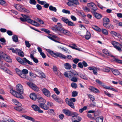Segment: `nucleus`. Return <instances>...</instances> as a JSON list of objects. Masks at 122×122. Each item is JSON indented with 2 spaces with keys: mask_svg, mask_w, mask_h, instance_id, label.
<instances>
[{
  "mask_svg": "<svg viewBox=\"0 0 122 122\" xmlns=\"http://www.w3.org/2000/svg\"><path fill=\"white\" fill-rule=\"evenodd\" d=\"M46 50L52 56L54 57L56 56L59 57L62 59H66V57L63 54L60 53H54L52 51L49 49H46Z\"/></svg>",
  "mask_w": 122,
  "mask_h": 122,
  "instance_id": "obj_1",
  "label": "nucleus"
},
{
  "mask_svg": "<svg viewBox=\"0 0 122 122\" xmlns=\"http://www.w3.org/2000/svg\"><path fill=\"white\" fill-rule=\"evenodd\" d=\"M16 60L20 63L23 65H25L26 63L31 65H33V63L30 61L25 58L24 57L22 59L20 57H17Z\"/></svg>",
  "mask_w": 122,
  "mask_h": 122,
  "instance_id": "obj_2",
  "label": "nucleus"
},
{
  "mask_svg": "<svg viewBox=\"0 0 122 122\" xmlns=\"http://www.w3.org/2000/svg\"><path fill=\"white\" fill-rule=\"evenodd\" d=\"M63 112L66 115L68 116H72L74 115L73 117H75L78 115L76 113L70 111L68 109H63Z\"/></svg>",
  "mask_w": 122,
  "mask_h": 122,
  "instance_id": "obj_3",
  "label": "nucleus"
},
{
  "mask_svg": "<svg viewBox=\"0 0 122 122\" xmlns=\"http://www.w3.org/2000/svg\"><path fill=\"white\" fill-rule=\"evenodd\" d=\"M10 92L15 97L18 98H19L21 99L23 98V96L22 95V94L19 93L16 91L13 90H11L10 91Z\"/></svg>",
  "mask_w": 122,
  "mask_h": 122,
  "instance_id": "obj_4",
  "label": "nucleus"
},
{
  "mask_svg": "<svg viewBox=\"0 0 122 122\" xmlns=\"http://www.w3.org/2000/svg\"><path fill=\"white\" fill-rule=\"evenodd\" d=\"M51 29L54 31L57 34L56 35H60L59 31L61 32L62 27L57 25H55L52 27Z\"/></svg>",
  "mask_w": 122,
  "mask_h": 122,
  "instance_id": "obj_5",
  "label": "nucleus"
},
{
  "mask_svg": "<svg viewBox=\"0 0 122 122\" xmlns=\"http://www.w3.org/2000/svg\"><path fill=\"white\" fill-rule=\"evenodd\" d=\"M69 2L67 4L69 6H71L75 5H79V3L78 2V0H67Z\"/></svg>",
  "mask_w": 122,
  "mask_h": 122,
  "instance_id": "obj_6",
  "label": "nucleus"
},
{
  "mask_svg": "<svg viewBox=\"0 0 122 122\" xmlns=\"http://www.w3.org/2000/svg\"><path fill=\"white\" fill-rule=\"evenodd\" d=\"M87 5L88 7L92 10L91 11L92 13L93 11H96V10L97 9L96 5L93 3H88L87 4Z\"/></svg>",
  "mask_w": 122,
  "mask_h": 122,
  "instance_id": "obj_7",
  "label": "nucleus"
},
{
  "mask_svg": "<svg viewBox=\"0 0 122 122\" xmlns=\"http://www.w3.org/2000/svg\"><path fill=\"white\" fill-rule=\"evenodd\" d=\"M27 85L34 90L35 91L38 92L39 90V88L36 85L32 83L28 82Z\"/></svg>",
  "mask_w": 122,
  "mask_h": 122,
  "instance_id": "obj_8",
  "label": "nucleus"
},
{
  "mask_svg": "<svg viewBox=\"0 0 122 122\" xmlns=\"http://www.w3.org/2000/svg\"><path fill=\"white\" fill-rule=\"evenodd\" d=\"M16 90L19 93L21 94L23 93V88L22 85L20 84H18L16 86Z\"/></svg>",
  "mask_w": 122,
  "mask_h": 122,
  "instance_id": "obj_9",
  "label": "nucleus"
},
{
  "mask_svg": "<svg viewBox=\"0 0 122 122\" xmlns=\"http://www.w3.org/2000/svg\"><path fill=\"white\" fill-rule=\"evenodd\" d=\"M32 108L35 111H38L39 113H42L43 112V111L40 110V108L37 105L33 104L32 105Z\"/></svg>",
  "mask_w": 122,
  "mask_h": 122,
  "instance_id": "obj_10",
  "label": "nucleus"
},
{
  "mask_svg": "<svg viewBox=\"0 0 122 122\" xmlns=\"http://www.w3.org/2000/svg\"><path fill=\"white\" fill-rule=\"evenodd\" d=\"M41 91L44 94L46 97H49L51 96V93L46 88H44L42 89Z\"/></svg>",
  "mask_w": 122,
  "mask_h": 122,
  "instance_id": "obj_11",
  "label": "nucleus"
},
{
  "mask_svg": "<svg viewBox=\"0 0 122 122\" xmlns=\"http://www.w3.org/2000/svg\"><path fill=\"white\" fill-rule=\"evenodd\" d=\"M14 6L17 10L20 11H22L24 7L22 5L18 4H15Z\"/></svg>",
  "mask_w": 122,
  "mask_h": 122,
  "instance_id": "obj_12",
  "label": "nucleus"
},
{
  "mask_svg": "<svg viewBox=\"0 0 122 122\" xmlns=\"http://www.w3.org/2000/svg\"><path fill=\"white\" fill-rule=\"evenodd\" d=\"M97 68L93 66L90 67H88V69L89 70H93L94 74L96 75H97Z\"/></svg>",
  "mask_w": 122,
  "mask_h": 122,
  "instance_id": "obj_13",
  "label": "nucleus"
},
{
  "mask_svg": "<svg viewBox=\"0 0 122 122\" xmlns=\"http://www.w3.org/2000/svg\"><path fill=\"white\" fill-rule=\"evenodd\" d=\"M110 20L109 18L106 17L104 18L103 20V25L104 26H105L107 24L109 23Z\"/></svg>",
  "mask_w": 122,
  "mask_h": 122,
  "instance_id": "obj_14",
  "label": "nucleus"
},
{
  "mask_svg": "<svg viewBox=\"0 0 122 122\" xmlns=\"http://www.w3.org/2000/svg\"><path fill=\"white\" fill-rule=\"evenodd\" d=\"M92 13L95 17L97 18L100 19L102 17V15L97 12L96 11H94Z\"/></svg>",
  "mask_w": 122,
  "mask_h": 122,
  "instance_id": "obj_15",
  "label": "nucleus"
},
{
  "mask_svg": "<svg viewBox=\"0 0 122 122\" xmlns=\"http://www.w3.org/2000/svg\"><path fill=\"white\" fill-rule=\"evenodd\" d=\"M68 99V98H66V103L71 108H74L75 106L73 103L72 102L70 101L69 100H67Z\"/></svg>",
  "mask_w": 122,
  "mask_h": 122,
  "instance_id": "obj_16",
  "label": "nucleus"
},
{
  "mask_svg": "<svg viewBox=\"0 0 122 122\" xmlns=\"http://www.w3.org/2000/svg\"><path fill=\"white\" fill-rule=\"evenodd\" d=\"M89 89L91 92H92L94 93L99 92V91L97 89L92 86L90 87Z\"/></svg>",
  "mask_w": 122,
  "mask_h": 122,
  "instance_id": "obj_17",
  "label": "nucleus"
},
{
  "mask_svg": "<svg viewBox=\"0 0 122 122\" xmlns=\"http://www.w3.org/2000/svg\"><path fill=\"white\" fill-rule=\"evenodd\" d=\"M61 32L62 33L65 35L67 36H70L71 35V33L69 31L65 30L62 28Z\"/></svg>",
  "mask_w": 122,
  "mask_h": 122,
  "instance_id": "obj_18",
  "label": "nucleus"
},
{
  "mask_svg": "<svg viewBox=\"0 0 122 122\" xmlns=\"http://www.w3.org/2000/svg\"><path fill=\"white\" fill-rule=\"evenodd\" d=\"M115 75H117L120 74L119 71L117 70L114 69L113 68L110 67L108 68Z\"/></svg>",
  "mask_w": 122,
  "mask_h": 122,
  "instance_id": "obj_19",
  "label": "nucleus"
},
{
  "mask_svg": "<svg viewBox=\"0 0 122 122\" xmlns=\"http://www.w3.org/2000/svg\"><path fill=\"white\" fill-rule=\"evenodd\" d=\"M45 103H43L41 104H39V106L44 110H47L49 109V107L47 106L45 104Z\"/></svg>",
  "mask_w": 122,
  "mask_h": 122,
  "instance_id": "obj_20",
  "label": "nucleus"
},
{
  "mask_svg": "<svg viewBox=\"0 0 122 122\" xmlns=\"http://www.w3.org/2000/svg\"><path fill=\"white\" fill-rule=\"evenodd\" d=\"M102 51L103 53H104L107 55L111 57L113 56L112 55L110 51H108L107 50H102Z\"/></svg>",
  "mask_w": 122,
  "mask_h": 122,
  "instance_id": "obj_21",
  "label": "nucleus"
},
{
  "mask_svg": "<svg viewBox=\"0 0 122 122\" xmlns=\"http://www.w3.org/2000/svg\"><path fill=\"white\" fill-rule=\"evenodd\" d=\"M16 53H17L19 56L21 57H23L24 56V54L22 51L18 49L17 50H16Z\"/></svg>",
  "mask_w": 122,
  "mask_h": 122,
  "instance_id": "obj_22",
  "label": "nucleus"
},
{
  "mask_svg": "<svg viewBox=\"0 0 122 122\" xmlns=\"http://www.w3.org/2000/svg\"><path fill=\"white\" fill-rule=\"evenodd\" d=\"M64 66L66 69L69 70L71 68V66L69 63H66L64 64Z\"/></svg>",
  "mask_w": 122,
  "mask_h": 122,
  "instance_id": "obj_23",
  "label": "nucleus"
},
{
  "mask_svg": "<svg viewBox=\"0 0 122 122\" xmlns=\"http://www.w3.org/2000/svg\"><path fill=\"white\" fill-rule=\"evenodd\" d=\"M104 27L107 28L109 29L110 30H112L114 28V27L113 25L109 23Z\"/></svg>",
  "mask_w": 122,
  "mask_h": 122,
  "instance_id": "obj_24",
  "label": "nucleus"
},
{
  "mask_svg": "<svg viewBox=\"0 0 122 122\" xmlns=\"http://www.w3.org/2000/svg\"><path fill=\"white\" fill-rule=\"evenodd\" d=\"M30 57L32 60L34 62L36 63H37L38 62V61L37 59L34 57L33 55L31 54L30 55Z\"/></svg>",
  "mask_w": 122,
  "mask_h": 122,
  "instance_id": "obj_25",
  "label": "nucleus"
},
{
  "mask_svg": "<svg viewBox=\"0 0 122 122\" xmlns=\"http://www.w3.org/2000/svg\"><path fill=\"white\" fill-rule=\"evenodd\" d=\"M30 97L31 99L33 100H36L37 97L36 94L34 93H32L30 95Z\"/></svg>",
  "mask_w": 122,
  "mask_h": 122,
  "instance_id": "obj_26",
  "label": "nucleus"
},
{
  "mask_svg": "<svg viewBox=\"0 0 122 122\" xmlns=\"http://www.w3.org/2000/svg\"><path fill=\"white\" fill-rule=\"evenodd\" d=\"M38 101L40 104L45 103L46 102V100L42 97L39 98L38 100Z\"/></svg>",
  "mask_w": 122,
  "mask_h": 122,
  "instance_id": "obj_27",
  "label": "nucleus"
},
{
  "mask_svg": "<svg viewBox=\"0 0 122 122\" xmlns=\"http://www.w3.org/2000/svg\"><path fill=\"white\" fill-rule=\"evenodd\" d=\"M85 36L86 39L87 40H88L91 37V35L90 33L87 30L86 35Z\"/></svg>",
  "mask_w": 122,
  "mask_h": 122,
  "instance_id": "obj_28",
  "label": "nucleus"
},
{
  "mask_svg": "<svg viewBox=\"0 0 122 122\" xmlns=\"http://www.w3.org/2000/svg\"><path fill=\"white\" fill-rule=\"evenodd\" d=\"M96 81L99 85L102 86L104 87L105 88L106 86L102 82L100 81L99 80L97 79L96 80Z\"/></svg>",
  "mask_w": 122,
  "mask_h": 122,
  "instance_id": "obj_29",
  "label": "nucleus"
},
{
  "mask_svg": "<svg viewBox=\"0 0 122 122\" xmlns=\"http://www.w3.org/2000/svg\"><path fill=\"white\" fill-rule=\"evenodd\" d=\"M12 101L14 103L15 105H19L20 106H21L22 104L20 103L18 101L15 99H13L12 100Z\"/></svg>",
  "mask_w": 122,
  "mask_h": 122,
  "instance_id": "obj_30",
  "label": "nucleus"
},
{
  "mask_svg": "<svg viewBox=\"0 0 122 122\" xmlns=\"http://www.w3.org/2000/svg\"><path fill=\"white\" fill-rule=\"evenodd\" d=\"M103 117L102 116L97 117L96 119V120L97 122H103Z\"/></svg>",
  "mask_w": 122,
  "mask_h": 122,
  "instance_id": "obj_31",
  "label": "nucleus"
},
{
  "mask_svg": "<svg viewBox=\"0 0 122 122\" xmlns=\"http://www.w3.org/2000/svg\"><path fill=\"white\" fill-rule=\"evenodd\" d=\"M68 46L69 47H70L71 48L73 49H75L76 50H78L79 51H81V49L80 48H76L75 47H76V45L75 44H73V46H71V45H69Z\"/></svg>",
  "mask_w": 122,
  "mask_h": 122,
  "instance_id": "obj_32",
  "label": "nucleus"
},
{
  "mask_svg": "<svg viewBox=\"0 0 122 122\" xmlns=\"http://www.w3.org/2000/svg\"><path fill=\"white\" fill-rule=\"evenodd\" d=\"M3 59L8 62H10L11 61V60L10 57L6 55L5 56V58H3Z\"/></svg>",
  "mask_w": 122,
  "mask_h": 122,
  "instance_id": "obj_33",
  "label": "nucleus"
},
{
  "mask_svg": "<svg viewBox=\"0 0 122 122\" xmlns=\"http://www.w3.org/2000/svg\"><path fill=\"white\" fill-rule=\"evenodd\" d=\"M49 9L50 10L54 11L55 12H56L57 11V9L56 7H53L51 5L49 6Z\"/></svg>",
  "mask_w": 122,
  "mask_h": 122,
  "instance_id": "obj_34",
  "label": "nucleus"
},
{
  "mask_svg": "<svg viewBox=\"0 0 122 122\" xmlns=\"http://www.w3.org/2000/svg\"><path fill=\"white\" fill-rule=\"evenodd\" d=\"M78 76L83 79L85 80H87L88 79L87 76L84 74H78Z\"/></svg>",
  "mask_w": 122,
  "mask_h": 122,
  "instance_id": "obj_35",
  "label": "nucleus"
},
{
  "mask_svg": "<svg viewBox=\"0 0 122 122\" xmlns=\"http://www.w3.org/2000/svg\"><path fill=\"white\" fill-rule=\"evenodd\" d=\"M12 38L13 41L15 42H16L18 41V37L16 35H14L13 36H12Z\"/></svg>",
  "mask_w": 122,
  "mask_h": 122,
  "instance_id": "obj_36",
  "label": "nucleus"
},
{
  "mask_svg": "<svg viewBox=\"0 0 122 122\" xmlns=\"http://www.w3.org/2000/svg\"><path fill=\"white\" fill-rule=\"evenodd\" d=\"M113 61L122 64V60H119L115 57H114L113 59Z\"/></svg>",
  "mask_w": 122,
  "mask_h": 122,
  "instance_id": "obj_37",
  "label": "nucleus"
},
{
  "mask_svg": "<svg viewBox=\"0 0 122 122\" xmlns=\"http://www.w3.org/2000/svg\"><path fill=\"white\" fill-rule=\"evenodd\" d=\"M21 106H20L19 105H18L17 106H16L14 107V109L16 110L20 111L22 110V108L21 107Z\"/></svg>",
  "mask_w": 122,
  "mask_h": 122,
  "instance_id": "obj_38",
  "label": "nucleus"
},
{
  "mask_svg": "<svg viewBox=\"0 0 122 122\" xmlns=\"http://www.w3.org/2000/svg\"><path fill=\"white\" fill-rule=\"evenodd\" d=\"M92 27L93 29L98 31H100L101 30L97 26L93 25Z\"/></svg>",
  "mask_w": 122,
  "mask_h": 122,
  "instance_id": "obj_39",
  "label": "nucleus"
},
{
  "mask_svg": "<svg viewBox=\"0 0 122 122\" xmlns=\"http://www.w3.org/2000/svg\"><path fill=\"white\" fill-rule=\"evenodd\" d=\"M61 19L63 21L67 24L69 21L68 19L65 18L64 17H62Z\"/></svg>",
  "mask_w": 122,
  "mask_h": 122,
  "instance_id": "obj_40",
  "label": "nucleus"
},
{
  "mask_svg": "<svg viewBox=\"0 0 122 122\" xmlns=\"http://www.w3.org/2000/svg\"><path fill=\"white\" fill-rule=\"evenodd\" d=\"M52 97L56 101L58 102L59 100V98H58L57 96L55 94L52 95Z\"/></svg>",
  "mask_w": 122,
  "mask_h": 122,
  "instance_id": "obj_41",
  "label": "nucleus"
},
{
  "mask_svg": "<svg viewBox=\"0 0 122 122\" xmlns=\"http://www.w3.org/2000/svg\"><path fill=\"white\" fill-rule=\"evenodd\" d=\"M111 43L113 45L115 48L117 46H118V42L114 41H112Z\"/></svg>",
  "mask_w": 122,
  "mask_h": 122,
  "instance_id": "obj_42",
  "label": "nucleus"
},
{
  "mask_svg": "<svg viewBox=\"0 0 122 122\" xmlns=\"http://www.w3.org/2000/svg\"><path fill=\"white\" fill-rule=\"evenodd\" d=\"M6 54L3 53L2 51H0V58H3Z\"/></svg>",
  "mask_w": 122,
  "mask_h": 122,
  "instance_id": "obj_43",
  "label": "nucleus"
},
{
  "mask_svg": "<svg viewBox=\"0 0 122 122\" xmlns=\"http://www.w3.org/2000/svg\"><path fill=\"white\" fill-rule=\"evenodd\" d=\"M47 37L53 41L54 40V38H55L56 37L53 35L49 34V36Z\"/></svg>",
  "mask_w": 122,
  "mask_h": 122,
  "instance_id": "obj_44",
  "label": "nucleus"
},
{
  "mask_svg": "<svg viewBox=\"0 0 122 122\" xmlns=\"http://www.w3.org/2000/svg\"><path fill=\"white\" fill-rule=\"evenodd\" d=\"M41 30L42 31H43L47 34H49L50 33V31L44 28H42L41 29Z\"/></svg>",
  "mask_w": 122,
  "mask_h": 122,
  "instance_id": "obj_45",
  "label": "nucleus"
},
{
  "mask_svg": "<svg viewBox=\"0 0 122 122\" xmlns=\"http://www.w3.org/2000/svg\"><path fill=\"white\" fill-rule=\"evenodd\" d=\"M28 73V70L25 69H23L22 70V71H21V73H23L26 75Z\"/></svg>",
  "mask_w": 122,
  "mask_h": 122,
  "instance_id": "obj_46",
  "label": "nucleus"
},
{
  "mask_svg": "<svg viewBox=\"0 0 122 122\" xmlns=\"http://www.w3.org/2000/svg\"><path fill=\"white\" fill-rule=\"evenodd\" d=\"M29 3L31 4L35 5L36 4V2L35 0H29Z\"/></svg>",
  "mask_w": 122,
  "mask_h": 122,
  "instance_id": "obj_47",
  "label": "nucleus"
},
{
  "mask_svg": "<svg viewBox=\"0 0 122 122\" xmlns=\"http://www.w3.org/2000/svg\"><path fill=\"white\" fill-rule=\"evenodd\" d=\"M19 75L20 77L23 78H26L27 77V76L23 73H20Z\"/></svg>",
  "mask_w": 122,
  "mask_h": 122,
  "instance_id": "obj_48",
  "label": "nucleus"
},
{
  "mask_svg": "<svg viewBox=\"0 0 122 122\" xmlns=\"http://www.w3.org/2000/svg\"><path fill=\"white\" fill-rule=\"evenodd\" d=\"M78 92L76 91H74L72 92V97H75L77 95Z\"/></svg>",
  "mask_w": 122,
  "mask_h": 122,
  "instance_id": "obj_49",
  "label": "nucleus"
},
{
  "mask_svg": "<svg viewBox=\"0 0 122 122\" xmlns=\"http://www.w3.org/2000/svg\"><path fill=\"white\" fill-rule=\"evenodd\" d=\"M29 75L31 77L33 78H35L37 76L34 73H32L31 72H30L29 73Z\"/></svg>",
  "mask_w": 122,
  "mask_h": 122,
  "instance_id": "obj_50",
  "label": "nucleus"
},
{
  "mask_svg": "<svg viewBox=\"0 0 122 122\" xmlns=\"http://www.w3.org/2000/svg\"><path fill=\"white\" fill-rule=\"evenodd\" d=\"M102 32L105 35H107L108 34V32L106 29H102Z\"/></svg>",
  "mask_w": 122,
  "mask_h": 122,
  "instance_id": "obj_51",
  "label": "nucleus"
},
{
  "mask_svg": "<svg viewBox=\"0 0 122 122\" xmlns=\"http://www.w3.org/2000/svg\"><path fill=\"white\" fill-rule=\"evenodd\" d=\"M36 20L37 21L39 22H40V24H44V22L42 20H41L38 18H36Z\"/></svg>",
  "mask_w": 122,
  "mask_h": 122,
  "instance_id": "obj_52",
  "label": "nucleus"
},
{
  "mask_svg": "<svg viewBox=\"0 0 122 122\" xmlns=\"http://www.w3.org/2000/svg\"><path fill=\"white\" fill-rule=\"evenodd\" d=\"M53 90L58 95L59 94L60 92L57 88H54Z\"/></svg>",
  "mask_w": 122,
  "mask_h": 122,
  "instance_id": "obj_53",
  "label": "nucleus"
},
{
  "mask_svg": "<svg viewBox=\"0 0 122 122\" xmlns=\"http://www.w3.org/2000/svg\"><path fill=\"white\" fill-rule=\"evenodd\" d=\"M87 109L86 106H84L83 108L79 109V112L80 113H82L84 110H86Z\"/></svg>",
  "mask_w": 122,
  "mask_h": 122,
  "instance_id": "obj_54",
  "label": "nucleus"
},
{
  "mask_svg": "<svg viewBox=\"0 0 122 122\" xmlns=\"http://www.w3.org/2000/svg\"><path fill=\"white\" fill-rule=\"evenodd\" d=\"M94 113V114L95 117H96L97 115V112H95L93 110H90L88 112V113Z\"/></svg>",
  "mask_w": 122,
  "mask_h": 122,
  "instance_id": "obj_55",
  "label": "nucleus"
},
{
  "mask_svg": "<svg viewBox=\"0 0 122 122\" xmlns=\"http://www.w3.org/2000/svg\"><path fill=\"white\" fill-rule=\"evenodd\" d=\"M68 25L70 26H75V24L71 21H69L68 23Z\"/></svg>",
  "mask_w": 122,
  "mask_h": 122,
  "instance_id": "obj_56",
  "label": "nucleus"
},
{
  "mask_svg": "<svg viewBox=\"0 0 122 122\" xmlns=\"http://www.w3.org/2000/svg\"><path fill=\"white\" fill-rule=\"evenodd\" d=\"M105 88H106L107 89H110L111 90L114 91H116L114 88L112 87L110 88L109 87L107 86H106Z\"/></svg>",
  "mask_w": 122,
  "mask_h": 122,
  "instance_id": "obj_57",
  "label": "nucleus"
},
{
  "mask_svg": "<svg viewBox=\"0 0 122 122\" xmlns=\"http://www.w3.org/2000/svg\"><path fill=\"white\" fill-rule=\"evenodd\" d=\"M26 118L27 119H28L32 121L33 122L35 121V120L33 118L28 116H26Z\"/></svg>",
  "mask_w": 122,
  "mask_h": 122,
  "instance_id": "obj_58",
  "label": "nucleus"
},
{
  "mask_svg": "<svg viewBox=\"0 0 122 122\" xmlns=\"http://www.w3.org/2000/svg\"><path fill=\"white\" fill-rule=\"evenodd\" d=\"M25 45L27 47L29 48L30 47L31 45L29 43V41H25Z\"/></svg>",
  "mask_w": 122,
  "mask_h": 122,
  "instance_id": "obj_59",
  "label": "nucleus"
},
{
  "mask_svg": "<svg viewBox=\"0 0 122 122\" xmlns=\"http://www.w3.org/2000/svg\"><path fill=\"white\" fill-rule=\"evenodd\" d=\"M56 74L60 78H63V74L61 73L60 72L57 71V74Z\"/></svg>",
  "mask_w": 122,
  "mask_h": 122,
  "instance_id": "obj_60",
  "label": "nucleus"
},
{
  "mask_svg": "<svg viewBox=\"0 0 122 122\" xmlns=\"http://www.w3.org/2000/svg\"><path fill=\"white\" fill-rule=\"evenodd\" d=\"M32 25L36 26H39V24L36 21H33Z\"/></svg>",
  "mask_w": 122,
  "mask_h": 122,
  "instance_id": "obj_61",
  "label": "nucleus"
},
{
  "mask_svg": "<svg viewBox=\"0 0 122 122\" xmlns=\"http://www.w3.org/2000/svg\"><path fill=\"white\" fill-rule=\"evenodd\" d=\"M71 86L73 88H76L77 86V84L75 83H72L71 84Z\"/></svg>",
  "mask_w": 122,
  "mask_h": 122,
  "instance_id": "obj_62",
  "label": "nucleus"
},
{
  "mask_svg": "<svg viewBox=\"0 0 122 122\" xmlns=\"http://www.w3.org/2000/svg\"><path fill=\"white\" fill-rule=\"evenodd\" d=\"M53 71L56 73L57 74V69L56 67L55 66H54L53 68Z\"/></svg>",
  "mask_w": 122,
  "mask_h": 122,
  "instance_id": "obj_63",
  "label": "nucleus"
},
{
  "mask_svg": "<svg viewBox=\"0 0 122 122\" xmlns=\"http://www.w3.org/2000/svg\"><path fill=\"white\" fill-rule=\"evenodd\" d=\"M15 70L17 73L19 75H20V73H21V71L18 69H16Z\"/></svg>",
  "mask_w": 122,
  "mask_h": 122,
  "instance_id": "obj_64",
  "label": "nucleus"
}]
</instances>
